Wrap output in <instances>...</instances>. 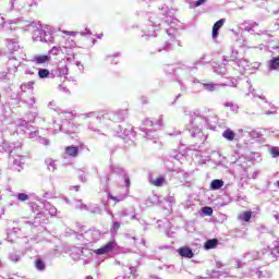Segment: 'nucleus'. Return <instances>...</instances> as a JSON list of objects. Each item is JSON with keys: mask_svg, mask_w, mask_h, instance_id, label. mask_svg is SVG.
Returning <instances> with one entry per match:
<instances>
[{"mask_svg": "<svg viewBox=\"0 0 279 279\" xmlns=\"http://www.w3.org/2000/svg\"><path fill=\"white\" fill-rule=\"evenodd\" d=\"M159 10L163 16L161 17V21H163L166 25H169V28L166 29L169 39L165 40L160 46L157 47V51L160 53L162 51H171L175 43L179 47L182 45L180 44V40L175 39V35L178 34L175 23H178V20H173V12L169 10L167 5H162Z\"/></svg>", "mask_w": 279, "mask_h": 279, "instance_id": "f257e3e1", "label": "nucleus"}, {"mask_svg": "<svg viewBox=\"0 0 279 279\" xmlns=\"http://www.w3.org/2000/svg\"><path fill=\"white\" fill-rule=\"evenodd\" d=\"M190 119L191 123L187 129L190 136H192V138H196L198 143H204V141H206V136H204L202 128H208V119L199 114V110L191 111Z\"/></svg>", "mask_w": 279, "mask_h": 279, "instance_id": "f03ea898", "label": "nucleus"}, {"mask_svg": "<svg viewBox=\"0 0 279 279\" xmlns=\"http://www.w3.org/2000/svg\"><path fill=\"white\" fill-rule=\"evenodd\" d=\"M3 151L9 154V160L12 162V169L13 171H19L23 169V144L21 142H15V143H9V142H3L1 145Z\"/></svg>", "mask_w": 279, "mask_h": 279, "instance_id": "7ed1b4c3", "label": "nucleus"}, {"mask_svg": "<svg viewBox=\"0 0 279 279\" xmlns=\"http://www.w3.org/2000/svg\"><path fill=\"white\" fill-rule=\"evenodd\" d=\"M33 40L35 43H46L47 45H53V33L51 32V26H43L38 24L37 28L33 32Z\"/></svg>", "mask_w": 279, "mask_h": 279, "instance_id": "20e7f679", "label": "nucleus"}, {"mask_svg": "<svg viewBox=\"0 0 279 279\" xmlns=\"http://www.w3.org/2000/svg\"><path fill=\"white\" fill-rule=\"evenodd\" d=\"M81 118L86 120L89 119V122L87 124V130L89 132H93L94 136L101 135V123H104V114L102 116H97L95 112H89V113H83L81 114Z\"/></svg>", "mask_w": 279, "mask_h": 279, "instance_id": "39448f33", "label": "nucleus"}, {"mask_svg": "<svg viewBox=\"0 0 279 279\" xmlns=\"http://www.w3.org/2000/svg\"><path fill=\"white\" fill-rule=\"evenodd\" d=\"M128 109H118L112 112L102 114L104 125H110V123H123L128 119Z\"/></svg>", "mask_w": 279, "mask_h": 279, "instance_id": "423d86ee", "label": "nucleus"}, {"mask_svg": "<svg viewBox=\"0 0 279 279\" xmlns=\"http://www.w3.org/2000/svg\"><path fill=\"white\" fill-rule=\"evenodd\" d=\"M279 258V242H275V246L269 248H264L259 252V260H263L264 265H271L276 263Z\"/></svg>", "mask_w": 279, "mask_h": 279, "instance_id": "0eeeda50", "label": "nucleus"}, {"mask_svg": "<svg viewBox=\"0 0 279 279\" xmlns=\"http://www.w3.org/2000/svg\"><path fill=\"white\" fill-rule=\"evenodd\" d=\"M40 22L32 21V20H23V19H15V20H9L8 25L10 29H24V32H27L29 27L33 29H37Z\"/></svg>", "mask_w": 279, "mask_h": 279, "instance_id": "6e6552de", "label": "nucleus"}, {"mask_svg": "<svg viewBox=\"0 0 279 279\" xmlns=\"http://www.w3.org/2000/svg\"><path fill=\"white\" fill-rule=\"evenodd\" d=\"M5 45L10 53H14L15 56H17V58H21V60H25V53L23 52V48L21 47V45H19V38H7Z\"/></svg>", "mask_w": 279, "mask_h": 279, "instance_id": "1a4fd4ad", "label": "nucleus"}, {"mask_svg": "<svg viewBox=\"0 0 279 279\" xmlns=\"http://www.w3.org/2000/svg\"><path fill=\"white\" fill-rule=\"evenodd\" d=\"M92 255L93 253H90V250L82 247H74L71 253L73 260H83L84 257H88Z\"/></svg>", "mask_w": 279, "mask_h": 279, "instance_id": "9d476101", "label": "nucleus"}, {"mask_svg": "<svg viewBox=\"0 0 279 279\" xmlns=\"http://www.w3.org/2000/svg\"><path fill=\"white\" fill-rule=\"evenodd\" d=\"M59 132H63V134H75L77 126L69 120H63L61 125H59Z\"/></svg>", "mask_w": 279, "mask_h": 279, "instance_id": "9b49d317", "label": "nucleus"}, {"mask_svg": "<svg viewBox=\"0 0 279 279\" xmlns=\"http://www.w3.org/2000/svg\"><path fill=\"white\" fill-rule=\"evenodd\" d=\"M159 26H160V23L154 20H150V24L144 31V35H142V38H146V40H148L150 36H156V32H158Z\"/></svg>", "mask_w": 279, "mask_h": 279, "instance_id": "f8f14e48", "label": "nucleus"}, {"mask_svg": "<svg viewBox=\"0 0 279 279\" xmlns=\"http://www.w3.org/2000/svg\"><path fill=\"white\" fill-rule=\"evenodd\" d=\"M114 247H117V242L112 240L102 245L100 248L96 250L95 254H97V256H104V254H110Z\"/></svg>", "mask_w": 279, "mask_h": 279, "instance_id": "ddd939ff", "label": "nucleus"}, {"mask_svg": "<svg viewBox=\"0 0 279 279\" xmlns=\"http://www.w3.org/2000/svg\"><path fill=\"white\" fill-rule=\"evenodd\" d=\"M116 134L119 138H128V136H132L134 138V131L132 130V126L124 128L123 125H118Z\"/></svg>", "mask_w": 279, "mask_h": 279, "instance_id": "4468645a", "label": "nucleus"}, {"mask_svg": "<svg viewBox=\"0 0 279 279\" xmlns=\"http://www.w3.org/2000/svg\"><path fill=\"white\" fill-rule=\"evenodd\" d=\"M238 60H239V51L231 49L230 53H227L222 57V64L225 66H228V62H233V64H236Z\"/></svg>", "mask_w": 279, "mask_h": 279, "instance_id": "2eb2a0df", "label": "nucleus"}, {"mask_svg": "<svg viewBox=\"0 0 279 279\" xmlns=\"http://www.w3.org/2000/svg\"><path fill=\"white\" fill-rule=\"evenodd\" d=\"M251 276H253V278H271L272 274L270 270H265L263 269V267H258L256 269L251 270Z\"/></svg>", "mask_w": 279, "mask_h": 279, "instance_id": "dca6fc26", "label": "nucleus"}, {"mask_svg": "<svg viewBox=\"0 0 279 279\" xmlns=\"http://www.w3.org/2000/svg\"><path fill=\"white\" fill-rule=\"evenodd\" d=\"M11 109L9 106L1 105L0 106V128H3V124L10 118Z\"/></svg>", "mask_w": 279, "mask_h": 279, "instance_id": "f3484780", "label": "nucleus"}, {"mask_svg": "<svg viewBox=\"0 0 279 279\" xmlns=\"http://www.w3.org/2000/svg\"><path fill=\"white\" fill-rule=\"evenodd\" d=\"M19 54L9 57V61L7 63V65L9 66V71H13L14 73H16V70L19 69V66H21V62L19 61Z\"/></svg>", "mask_w": 279, "mask_h": 279, "instance_id": "a211bd4d", "label": "nucleus"}, {"mask_svg": "<svg viewBox=\"0 0 279 279\" xmlns=\"http://www.w3.org/2000/svg\"><path fill=\"white\" fill-rule=\"evenodd\" d=\"M179 256L182 258H193L195 256V253H193V248L189 246H182L178 250Z\"/></svg>", "mask_w": 279, "mask_h": 279, "instance_id": "6ab92c4d", "label": "nucleus"}, {"mask_svg": "<svg viewBox=\"0 0 279 279\" xmlns=\"http://www.w3.org/2000/svg\"><path fill=\"white\" fill-rule=\"evenodd\" d=\"M244 263H251V260H259L260 252L250 251L243 255Z\"/></svg>", "mask_w": 279, "mask_h": 279, "instance_id": "aec40b11", "label": "nucleus"}, {"mask_svg": "<svg viewBox=\"0 0 279 279\" xmlns=\"http://www.w3.org/2000/svg\"><path fill=\"white\" fill-rule=\"evenodd\" d=\"M64 154L65 156H70V158H77L80 156V146H75V145L66 146Z\"/></svg>", "mask_w": 279, "mask_h": 279, "instance_id": "412c9836", "label": "nucleus"}, {"mask_svg": "<svg viewBox=\"0 0 279 279\" xmlns=\"http://www.w3.org/2000/svg\"><path fill=\"white\" fill-rule=\"evenodd\" d=\"M267 69L269 73H271V71H279V56L272 57L267 61Z\"/></svg>", "mask_w": 279, "mask_h": 279, "instance_id": "4be33fe9", "label": "nucleus"}, {"mask_svg": "<svg viewBox=\"0 0 279 279\" xmlns=\"http://www.w3.org/2000/svg\"><path fill=\"white\" fill-rule=\"evenodd\" d=\"M225 24H226V19H220L214 24L213 33H211L213 38H217L219 36V31L223 27Z\"/></svg>", "mask_w": 279, "mask_h": 279, "instance_id": "5701e85b", "label": "nucleus"}, {"mask_svg": "<svg viewBox=\"0 0 279 279\" xmlns=\"http://www.w3.org/2000/svg\"><path fill=\"white\" fill-rule=\"evenodd\" d=\"M49 60H51L49 54H36L33 57L32 62H35V64H46Z\"/></svg>", "mask_w": 279, "mask_h": 279, "instance_id": "b1692460", "label": "nucleus"}, {"mask_svg": "<svg viewBox=\"0 0 279 279\" xmlns=\"http://www.w3.org/2000/svg\"><path fill=\"white\" fill-rule=\"evenodd\" d=\"M142 132H144L145 138H148V141H154V143H158V137H156V132L151 129L142 128Z\"/></svg>", "mask_w": 279, "mask_h": 279, "instance_id": "393cba45", "label": "nucleus"}, {"mask_svg": "<svg viewBox=\"0 0 279 279\" xmlns=\"http://www.w3.org/2000/svg\"><path fill=\"white\" fill-rule=\"evenodd\" d=\"M223 184H225L223 180L214 179L210 182L209 189H210V191H219L220 189H223Z\"/></svg>", "mask_w": 279, "mask_h": 279, "instance_id": "a878e982", "label": "nucleus"}, {"mask_svg": "<svg viewBox=\"0 0 279 279\" xmlns=\"http://www.w3.org/2000/svg\"><path fill=\"white\" fill-rule=\"evenodd\" d=\"M202 88H204V90H207L208 93H215V90H217V88H219L218 84L215 83H201V88L199 90H202Z\"/></svg>", "mask_w": 279, "mask_h": 279, "instance_id": "bb28decb", "label": "nucleus"}, {"mask_svg": "<svg viewBox=\"0 0 279 279\" xmlns=\"http://www.w3.org/2000/svg\"><path fill=\"white\" fill-rule=\"evenodd\" d=\"M219 245V240L218 239H208L204 243V250H215Z\"/></svg>", "mask_w": 279, "mask_h": 279, "instance_id": "cd10ccee", "label": "nucleus"}, {"mask_svg": "<svg viewBox=\"0 0 279 279\" xmlns=\"http://www.w3.org/2000/svg\"><path fill=\"white\" fill-rule=\"evenodd\" d=\"M43 204H44L45 210H48L51 217H56V215H58V209L53 205H51V203L45 201L43 202Z\"/></svg>", "mask_w": 279, "mask_h": 279, "instance_id": "c85d7f7f", "label": "nucleus"}, {"mask_svg": "<svg viewBox=\"0 0 279 279\" xmlns=\"http://www.w3.org/2000/svg\"><path fill=\"white\" fill-rule=\"evenodd\" d=\"M86 210L88 213H90L92 215H102L104 210L101 209V207H99V205H87Z\"/></svg>", "mask_w": 279, "mask_h": 279, "instance_id": "c756f323", "label": "nucleus"}, {"mask_svg": "<svg viewBox=\"0 0 279 279\" xmlns=\"http://www.w3.org/2000/svg\"><path fill=\"white\" fill-rule=\"evenodd\" d=\"M11 10L15 8V10H23L25 8V0H10Z\"/></svg>", "mask_w": 279, "mask_h": 279, "instance_id": "7c9ffc66", "label": "nucleus"}, {"mask_svg": "<svg viewBox=\"0 0 279 279\" xmlns=\"http://www.w3.org/2000/svg\"><path fill=\"white\" fill-rule=\"evenodd\" d=\"M222 137L226 138V141H234V138H236V133H234V131H232L231 129H226L222 132Z\"/></svg>", "mask_w": 279, "mask_h": 279, "instance_id": "2f4dec72", "label": "nucleus"}, {"mask_svg": "<svg viewBox=\"0 0 279 279\" xmlns=\"http://www.w3.org/2000/svg\"><path fill=\"white\" fill-rule=\"evenodd\" d=\"M72 206L75 210H86L88 208V205L84 204L82 199H74Z\"/></svg>", "mask_w": 279, "mask_h": 279, "instance_id": "473e14b6", "label": "nucleus"}, {"mask_svg": "<svg viewBox=\"0 0 279 279\" xmlns=\"http://www.w3.org/2000/svg\"><path fill=\"white\" fill-rule=\"evenodd\" d=\"M234 65L242 69V71H247L250 69V61L247 59H239Z\"/></svg>", "mask_w": 279, "mask_h": 279, "instance_id": "72a5a7b5", "label": "nucleus"}, {"mask_svg": "<svg viewBox=\"0 0 279 279\" xmlns=\"http://www.w3.org/2000/svg\"><path fill=\"white\" fill-rule=\"evenodd\" d=\"M226 66H228V65H225L222 62L220 65H214V71L218 75H226V73H228V68H226Z\"/></svg>", "mask_w": 279, "mask_h": 279, "instance_id": "f704fd0d", "label": "nucleus"}, {"mask_svg": "<svg viewBox=\"0 0 279 279\" xmlns=\"http://www.w3.org/2000/svg\"><path fill=\"white\" fill-rule=\"evenodd\" d=\"M110 170L117 175H120L121 178L126 173V171L123 168L119 167L118 165H111Z\"/></svg>", "mask_w": 279, "mask_h": 279, "instance_id": "c9c22d12", "label": "nucleus"}, {"mask_svg": "<svg viewBox=\"0 0 279 279\" xmlns=\"http://www.w3.org/2000/svg\"><path fill=\"white\" fill-rule=\"evenodd\" d=\"M35 268L37 271H45L47 269V264H45V260L43 258H37L35 260Z\"/></svg>", "mask_w": 279, "mask_h": 279, "instance_id": "e433bc0d", "label": "nucleus"}, {"mask_svg": "<svg viewBox=\"0 0 279 279\" xmlns=\"http://www.w3.org/2000/svg\"><path fill=\"white\" fill-rule=\"evenodd\" d=\"M166 181L167 179L162 175L149 180L150 184H153L154 186H162V184H165Z\"/></svg>", "mask_w": 279, "mask_h": 279, "instance_id": "4c0bfd02", "label": "nucleus"}, {"mask_svg": "<svg viewBox=\"0 0 279 279\" xmlns=\"http://www.w3.org/2000/svg\"><path fill=\"white\" fill-rule=\"evenodd\" d=\"M169 156L172 160H178V162H182V160H184V155L178 153V150L170 151Z\"/></svg>", "mask_w": 279, "mask_h": 279, "instance_id": "58836bf2", "label": "nucleus"}, {"mask_svg": "<svg viewBox=\"0 0 279 279\" xmlns=\"http://www.w3.org/2000/svg\"><path fill=\"white\" fill-rule=\"evenodd\" d=\"M238 219L247 223L252 219V211H244L243 214L239 215Z\"/></svg>", "mask_w": 279, "mask_h": 279, "instance_id": "ea45409f", "label": "nucleus"}, {"mask_svg": "<svg viewBox=\"0 0 279 279\" xmlns=\"http://www.w3.org/2000/svg\"><path fill=\"white\" fill-rule=\"evenodd\" d=\"M49 75H51V72H49V70L43 69V68H40L38 70V77L40 80H47V77H49Z\"/></svg>", "mask_w": 279, "mask_h": 279, "instance_id": "a19ab883", "label": "nucleus"}, {"mask_svg": "<svg viewBox=\"0 0 279 279\" xmlns=\"http://www.w3.org/2000/svg\"><path fill=\"white\" fill-rule=\"evenodd\" d=\"M9 260H11V263H20L21 254H19L17 252L10 253Z\"/></svg>", "mask_w": 279, "mask_h": 279, "instance_id": "79ce46f5", "label": "nucleus"}, {"mask_svg": "<svg viewBox=\"0 0 279 279\" xmlns=\"http://www.w3.org/2000/svg\"><path fill=\"white\" fill-rule=\"evenodd\" d=\"M23 104H26V106H28V108H34V104H36V98L34 96L29 97V98H24L22 99Z\"/></svg>", "mask_w": 279, "mask_h": 279, "instance_id": "37998d69", "label": "nucleus"}, {"mask_svg": "<svg viewBox=\"0 0 279 279\" xmlns=\"http://www.w3.org/2000/svg\"><path fill=\"white\" fill-rule=\"evenodd\" d=\"M17 202H28L29 195L27 193H17L15 195Z\"/></svg>", "mask_w": 279, "mask_h": 279, "instance_id": "c03bdc74", "label": "nucleus"}, {"mask_svg": "<svg viewBox=\"0 0 279 279\" xmlns=\"http://www.w3.org/2000/svg\"><path fill=\"white\" fill-rule=\"evenodd\" d=\"M34 88V82L24 83L21 85L22 93H25V90H32Z\"/></svg>", "mask_w": 279, "mask_h": 279, "instance_id": "a18cd8bd", "label": "nucleus"}, {"mask_svg": "<svg viewBox=\"0 0 279 279\" xmlns=\"http://www.w3.org/2000/svg\"><path fill=\"white\" fill-rule=\"evenodd\" d=\"M201 210L205 217H213V207L205 206Z\"/></svg>", "mask_w": 279, "mask_h": 279, "instance_id": "49530a36", "label": "nucleus"}, {"mask_svg": "<svg viewBox=\"0 0 279 279\" xmlns=\"http://www.w3.org/2000/svg\"><path fill=\"white\" fill-rule=\"evenodd\" d=\"M37 142L39 143V145H44L45 147H49V145H51V142L47 137L39 136L37 137Z\"/></svg>", "mask_w": 279, "mask_h": 279, "instance_id": "de8ad7c7", "label": "nucleus"}, {"mask_svg": "<svg viewBox=\"0 0 279 279\" xmlns=\"http://www.w3.org/2000/svg\"><path fill=\"white\" fill-rule=\"evenodd\" d=\"M207 276L208 277L201 278V279H215V278H219V271H217V270L208 271Z\"/></svg>", "mask_w": 279, "mask_h": 279, "instance_id": "09e8293b", "label": "nucleus"}, {"mask_svg": "<svg viewBox=\"0 0 279 279\" xmlns=\"http://www.w3.org/2000/svg\"><path fill=\"white\" fill-rule=\"evenodd\" d=\"M46 165L49 171H56V161L53 159H47Z\"/></svg>", "mask_w": 279, "mask_h": 279, "instance_id": "8fccbe9b", "label": "nucleus"}, {"mask_svg": "<svg viewBox=\"0 0 279 279\" xmlns=\"http://www.w3.org/2000/svg\"><path fill=\"white\" fill-rule=\"evenodd\" d=\"M0 29H10V24H8V21L5 22V19L0 15Z\"/></svg>", "mask_w": 279, "mask_h": 279, "instance_id": "3c124183", "label": "nucleus"}, {"mask_svg": "<svg viewBox=\"0 0 279 279\" xmlns=\"http://www.w3.org/2000/svg\"><path fill=\"white\" fill-rule=\"evenodd\" d=\"M112 223L111 232L112 234H117V232H119V228H121V222L112 220Z\"/></svg>", "mask_w": 279, "mask_h": 279, "instance_id": "603ef678", "label": "nucleus"}, {"mask_svg": "<svg viewBox=\"0 0 279 279\" xmlns=\"http://www.w3.org/2000/svg\"><path fill=\"white\" fill-rule=\"evenodd\" d=\"M60 51H62V48L61 47H52V49L51 50H49V54H51V56H58V53H60Z\"/></svg>", "mask_w": 279, "mask_h": 279, "instance_id": "864d4df0", "label": "nucleus"}, {"mask_svg": "<svg viewBox=\"0 0 279 279\" xmlns=\"http://www.w3.org/2000/svg\"><path fill=\"white\" fill-rule=\"evenodd\" d=\"M182 134H184V133L179 131V130H173L172 132L168 133V136H172V137L178 138V136H182Z\"/></svg>", "mask_w": 279, "mask_h": 279, "instance_id": "5fc2aeb1", "label": "nucleus"}, {"mask_svg": "<svg viewBox=\"0 0 279 279\" xmlns=\"http://www.w3.org/2000/svg\"><path fill=\"white\" fill-rule=\"evenodd\" d=\"M270 154H271L272 158H278L279 157V147L274 146L270 149Z\"/></svg>", "mask_w": 279, "mask_h": 279, "instance_id": "6e6d98bb", "label": "nucleus"}, {"mask_svg": "<svg viewBox=\"0 0 279 279\" xmlns=\"http://www.w3.org/2000/svg\"><path fill=\"white\" fill-rule=\"evenodd\" d=\"M109 199H112L113 202H123L125 196H113L112 194H109Z\"/></svg>", "mask_w": 279, "mask_h": 279, "instance_id": "4d7b16f0", "label": "nucleus"}, {"mask_svg": "<svg viewBox=\"0 0 279 279\" xmlns=\"http://www.w3.org/2000/svg\"><path fill=\"white\" fill-rule=\"evenodd\" d=\"M59 75H69V68H66V65H64L63 68H59Z\"/></svg>", "mask_w": 279, "mask_h": 279, "instance_id": "13d9d810", "label": "nucleus"}, {"mask_svg": "<svg viewBox=\"0 0 279 279\" xmlns=\"http://www.w3.org/2000/svg\"><path fill=\"white\" fill-rule=\"evenodd\" d=\"M122 178L124 180L126 189H130L131 182H130V177L128 175V172L125 174H123Z\"/></svg>", "mask_w": 279, "mask_h": 279, "instance_id": "bf43d9fd", "label": "nucleus"}, {"mask_svg": "<svg viewBox=\"0 0 279 279\" xmlns=\"http://www.w3.org/2000/svg\"><path fill=\"white\" fill-rule=\"evenodd\" d=\"M129 270H130L131 276H133V278H136V267L130 266Z\"/></svg>", "mask_w": 279, "mask_h": 279, "instance_id": "052dcab7", "label": "nucleus"}, {"mask_svg": "<svg viewBox=\"0 0 279 279\" xmlns=\"http://www.w3.org/2000/svg\"><path fill=\"white\" fill-rule=\"evenodd\" d=\"M250 134L253 138H260V136H262V134L259 132H256V131H252Z\"/></svg>", "mask_w": 279, "mask_h": 279, "instance_id": "680f3d73", "label": "nucleus"}, {"mask_svg": "<svg viewBox=\"0 0 279 279\" xmlns=\"http://www.w3.org/2000/svg\"><path fill=\"white\" fill-rule=\"evenodd\" d=\"M144 125H145L146 128H151V126L154 125V122H153L151 120H149V119H146V120L144 121Z\"/></svg>", "mask_w": 279, "mask_h": 279, "instance_id": "e2e57ef3", "label": "nucleus"}, {"mask_svg": "<svg viewBox=\"0 0 279 279\" xmlns=\"http://www.w3.org/2000/svg\"><path fill=\"white\" fill-rule=\"evenodd\" d=\"M167 269H168L169 274H175V266L174 265L167 266Z\"/></svg>", "mask_w": 279, "mask_h": 279, "instance_id": "0e129e2a", "label": "nucleus"}, {"mask_svg": "<svg viewBox=\"0 0 279 279\" xmlns=\"http://www.w3.org/2000/svg\"><path fill=\"white\" fill-rule=\"evenodd\" d=\"M178 84H180V86H181V90H184V92H186V85L184 84V82L182 81V80H178Z\"/></svg>", "mask_w": 279, "mask_h": 279, "instance_id": "69168bd1", "label": "nucleus"}, {"mask_svg": "<svg viewBox=\"0 0 279 279\" xmlns=\"http://www.w3.org/2000/svg\"><path fill=\"white\" fill-rule=\"evenodd\" d=\"M244 32H248V34L254 35V28L252 26H245Z\"/></svg>", "mask_w": 279, "mask_h": 279, "instance_id": "338daca9", "label": "nucleus"}, {"mask_svg": "<svg viewBox=\"0 0 279 279\" xmlns=\"http://www.w3.org/2000/svg\"><path fill=\"white\" fill-rule=\"evenodd\" d=\"M230 111H231V112H239V106L232 104V106L230 107Z\"/></svg>", "mask_w": 279, "mask_h": 279, "instance_id": "774afa93", "label": "nucleus"}]
</instances>
